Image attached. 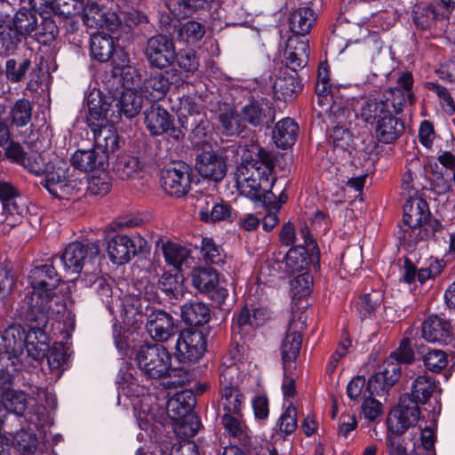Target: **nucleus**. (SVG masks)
I'll list each match as a JSON object with an SVG mask.
<instances>
[{
  "label": "nucleus",
  "instance_id": "nucleus-44",
  "mask_svg": "<svg viewBox=\"0 0 455 455\" xmlns=\"http://www.w3.org/2000/svg\"><path fill=\"white\" fill-rule=\"evenodd\" d=\"M144 164L137 156L124 153L116 156L113 164V172L120 180H129L140 176Z\"/></svg>",
  "mask_w": 455,
  "mask_h": 455
},
{
  "label": "nucleus",
  "instance_id": "nucleus-54",
  "mask_svg": "<svg viewBox=\"0 0 455 455\" xmlns=\"http://www.w3.org/2000/svg\"><path fill=\"white\" fill-rule=\"evenodd\" d=\"M171 419L173 421L175 435L183 441H188V438L194 437L203 426L198 415H188L184 418Z\"/></svg>",
  "mask_w": 455,
  "mask_h": 455
},
{
  "label": "nucleus",
  "instance_id": "nucleus-61",
  "mask_svg": "<svg viewBox=\"0 0 455 455\" xmlns=\"http://www.w3.org/2000/svg\"><path fill=\"white\" fill-rule=\"evenodd\" d=\"M40 16L42 21L35 33V38L42 44H50L56 40L59 28L51 17L44 16V14H40Z\"/></svg>",
  "mask_w": 455,
  "mask_h": 455
},
{
  "label": "nucleus",
  "instance_id": "nucleus-22",
  "mask_svg": "<svg viewBox=\"0 0 455 455\" xmlns=\"http://www.w3.org/2000/svg\"><path fill=\"white\" fill-rule=\"evenodd\" d=\"M421 337L429 343L451 344L455 347V338L449 319L436 314L429 315L420 326Z\"/></svg>",
  "mask_w": 455,
  "mask_h": 455
},
{
  "label": "nucleus",
  "instance_id": "nucleus-21",
  "mask_svg": "<svg viewBox=\"0 0 455 455\" xmlns=\"http://www.w3.org/2000/svg\"><path fill=\"white\" fill-rule=\"evenodd\" d=\"M90 53L99 62L112 60L114 65L124 66L129 62L128 55L120 46H116L114 36L104 33L93 34L90 42Z\"/></svg>",
  "mask_w": 455,
  "mask_h": 455
},
{
  "label": "nucleus",
  "instance_id": "nucleus-18",
  "mask_svg": "<svg viewBox=\"0 0 455 455\" xmlns=\"http://www.w3.org/2000/svg\"><path fill=\"white\" fill-rule=\"evenodd\" d=\"M147 241L139 234L125 235L117 233L108 243L109 259L117 265L129 262L132 257L142 253Z\"/></svg>",
  "mask_w": 455,
  "mask_h": 455
},
{
  "label": "nucleus",
  "instance_id": "nucleus-57",
  "mask_svg": "<svg viewBox=\"0 0 455 455\" xmlns=\"http://www.w3.org/2000/svg\"><path fill=\"white\" fill-rule=\"evenodd\" d=\"M12 445L22 455L35 453L38 446V438L33 429H20L12 438Z\"/></svg>",
  "mask_w": 455,
  "mask_h": 455
},
{
  "label": "nucleus",
  "instance_id": "nucleus-16",
  "mask_svg": "<svg viewBox=\"0 0 455 455\" xmlns=\"http://www.w3.org/2000/svg\"><path fill=\"white\" fill-rule=\"evenodd\" d=\"M174 39L164 31L150 36L144 47V55L151 67L164 69L177 58Z\"/></svg>",
  "mask_w": 455,
  "mask_h": 455
},
{
  "label": "nucleus",
  "instance_id": "nucleus-62",
  "mask_svg": "<svg viewBox=\"0 0 455 455\" xmlns=\"http://www.w3.org/2000/svg\"><path fill=\"white\" fill-rule=\"evenodd\" d=\"M116 67L111 69V77L113 80H108L107 83H111L112 85L120 84V85H134L139 83L140 78L136 75L134 68L128 66L125 63L124 66L115 65ZM102 83H106L104 80Z\"/></svg>",
  "mask_w": 455,
  "mask_h": 455
},
{
  "label": "nucleus",
  "instance_id": "nucleus-23",
  "mask_svg": "<svg viewBox=\"0 0 455 455\" xmlns=\"http://www.w3.org/2000/svg\"><path fill=\"white\" fill-rule=\"evenodd\" d=\"M254 177V179H249L246 184L243 185L247 189V196L257 203H260L266 208L274 210L276 196L272 189L277 180L275 170L271 172V174L266 173L262 176H259L257 172Z\"/></svg>",
  "mask_w": 455,
  "mask_h": 455
},
{
  "label": "nucleus",
  "instance_id": "nucleus-41",
  "mask_svg": "<svg viewBox=\"0 0 455 455\" xmlns=\"http://www.w3.org/2000/svg\"><path fill=\"white\" fill-rule=\"evenodd\" d=\"M299 124L291 118L278 121L273 130V140L276 147L286 149L293 146L299 135Z\"/></svg>",
  "mask_w": 455,
  "mask_h": 455
},
{
  "label": "nucleus",
  "instance_id": "nucleus-2",
  "mask_svg": "<svg viewBox=\"0 0 455 455\" xmlns=\"http://www.w3.org/2000/svg\"><path fill=\"white\" fill-rule=\"evenodd\" d=\"M120 92L118 87H92L86 95L88 125H106L108 117H113L117 112L128 119L137 116L142 108L143 99L132 87H123Z\"/></svg>",
  "mask_w": 455,
  "mask_h": 455
},
{
  "label": "nucleus",
  "instance_id": "nucleus-7",
  "mask_svg": "<svg viewBox=\"0 0 455 455\" xmlns=\"http://www.w3.org/2000/svg\"><path fill=\"white\" fill-rule=\"evenodd\" d=\"M362 116L371 124H375V135L379 142L390 144L404 132V123L382 103L366 102Z\"/></svg>",
  "mask_w": 455,
  "mask_h": 455
},
{
  "label": "nucleus",
  "instance_id": "nucleus-27",
  "mask_svg": "<svg viewBox=\"0 0 455 455\" xmlns=\"http://www.w3.org/2000/svg\"><path fill=\"white\" fill-rule=\"evenodd\" d=\"M149 315L145 327L153 339L166 341L179 331L172 315L165 310L156 307Z\"/></svg>",
  "mask_w": 455,
  "mask_h": 455
},
{
  "label": "nucleus",
  "instance_id": "nucleus-13",
  "mask_svg": "<svg viewBox=\"0 0 455 455\" xmlns=\"http://www.w3.org/2000/svg\"><path fill=\"white\" fill-rule=\"evenodd\" d=\"M192 175L191 166L185 162L169 163L161 171V188L168 196L181 198L191 189Z\"/></svg>",
  "mask_w": 455,
  "mask_h": 455
},
{
  "label": "nucleus",
  "instance_id": "nucleus-64",
  "mask_svg": "<svg viewBox=\"0 0 455 455\" xmlns=\"http://www.w3.org/2000/svg\"><path fill=\"white\" fill-rule=\"evenodd\" d=\"M232 207L224 201L217 202L211 207V211L201 212V221L204 223H215L231 219Z\"/></svg>",
  "mask_w": 455,
  "mask_h": 455
},
{
  "label": "nucleus",
  "instance_id": "nucleus-20",
  "mask_svg": "<svg viewBox=\"0 0 455 455\" xmlns=\"http://www.w3.org/2000/svg\"><path fill=\"white\" fill-rule=\"evenodd\" d=\"M68 172L69 167L66 163L53 164L48 166L40 184L55 198L61 199L64 196H74L77 181L68 179Z\"/></svg>",
  "mask_w": 455,
  "mask_h": 455
},
{
  "label": "nucleus",
  "instance_id": "nucleus-53",
  "mask_svg": "<svg viewBox=\"0 0 455 455\" xmlns=\"http://www.w3.org/2000/svg\"><path fill=\"white\" fill-rule=\"evenodd\" d=\"M435 383L430 376L419 375L412 383L411 392L405 393L410 398L416 401L417 405L425 404L432 396Z\"/></svg>",
  "mask_w": 455,
  "mask_h": 455
},
{
  "label": "nucleus",
  "instance_id": "nucleus-60",
  "mask_svg": "<svg viewBox=\"0 0 455 455\" xmlns=\"http://www.w3.org/2000/svg\"><path fill=\"white\" fill-rule=\"evenodd\" d=\"M87 4L84 2L83 20L88 28H104V15L107 12L96 3L95 1L86 0Z\"/></svg>",
  "mask_w": 455,
  "mask_h": 455
},
{
  "label": "nucleus",
  "instance_id": "nucleus-38",
  "mask_svg": "<svg viewBox=\"0 0 455 455\" xmlns=\"http://www.w3.org/2000/svg\"><path fill=\"white\" fill-rule=\"evenodd\" d=\"M180 316L188 328L200 329L211 319V309L203 302H188L180 307Z\"/></svg>",
  "mask_w": 455,
  "mask_h": 455
},
{
  "label": "nucleus",
  "instance_id": "nucleus-10",
  "mask_svg": "<svg viewBox=\"0 0 455 455\" xmlns=\"http://www.w3.org/2000/svg\"><path fill=\"white\" fill-rule=\"evenodd\" d=\"M116 384L117 387V404H129L134 411H145L143 404L148 396V389L140 384L138 372L132 363L124 362L119 369Z\"/></svg>",
  "mask_w": 455,
  "mask_h": 455
},
{
  "label": "nucleus",
  "instance_id": "nucleus-43",
  "mask_svg": "<svg viewBox=\"0 0 455 455\" xmlns=\"http://www.w3.org/2000/svg\"><path fill=\"white\" fill-rule=\"evenodd\" d=\"M20 138L23 143L30 148H37L38 135L36 132L28 128L24 131H17L11 127L9 118L0 117V148L5 146L15 139Z\"/></svg>",
  "mask_w": 455,
  "mask_h": 455
},
{
  "label": "nucleus",
  "instance_id": "nucleus-30",
  "mask_svg": "<svg viewBox=\"0 0 455 455\" xmlns=\"http://www.w3.org/2000/svg\"><path fill=\"white\" fill-rule=\"evenodd\" d=\"M403 225L409 228H418L432 219L428 203L422 197L410 196L403 204Z\"/></svg>",
  "mask_w": 455,
  "mask_h": 455
},
{
  "label": "nucleus",
  "instance_id": "nucleus-5",
  "mask_svg": "<svg viewBox=\"0 0 455 455\" xmlns=\"http://www.w3.org/2000/svg\"><path fill=\"white\" fill-rule=\"evenodd\" d=\"M135 360L141 373L148 379H160L184 371L183 367L172 366V355L162 344L144 343L136 352Z\"/></svg>",
  "mask_w": 455,
  "mask_h": 455
},
{
  "label": "nucleus",
  "instance_id": "nucleus-1",
  "mask_svg": "<svg viewBox=\"0 0 455 455\" xmlns=\"http://www.w3.org/2000/svg\"><path fill=\"white\" fill-rule=\"evenodd\" d=\"M52 256L44 264L33 267L28 276L31 289L18 305L19 316L27 321L45 323L47 319L62 315L67 308L64 295L58 288L62 282Z\"/></svg>",
  "mask_w": 455,
  "mask_h": 455
},
{
  "label": "nucleus",
  "instance_id": "nucleus-52",
  "mask_svg": "<svg viewBox=\"0 0 455 455\" xmlns=\"http://www.w3.org/2000/svg\"><path fill=\"white\" fill-rule=\"evenodd\" d=\"M37 12L31 8L21 7L11 18L13 25L19 29L23 37L32 35L38 28Z\"/></svg>",
  "mask_w": 455,
  "mask_h": 455
},
{
  "label": "nucleus",
  "instance_id": "nucleus-31",
  "mask_svg": "<svg viewBox=\"0 0 455 455\" xmlns=\"http://www.w3.org/2000/svg\"><path fill=\"white\" fill-rule=\"evenodd\" d=\"M155 306L148 303L147 299L140 296H129L124 301L125 321L135 329H140L149 320V314L155 309Z\"/></svg>",
  "mask_w": 455,
  "mask_h": 455
},
{
  "label": "nucleus",
  "instance_id": "nucleus-24",
  "mask_svg": "<svg viewBox=\"0 0 455 455\" xmlns=\"http://www.w3.org/2000/svg\"><path fill=\"white\" fill-rule=\"evenodd\" d=\"M220 382L219 394L223 411L225 413L241 415L245 396L240 389L237 380H235L231 375L230 370L226 369L220 374Z\"/></svg>",
  "mask_w": 455,
  "mask_h": 455
},
{
  "label": "nucleus",
  "instance_id": "nucleus-14",
  "mask_svg": "<svg viewBox=\"0 0 455 455\" xmlns=\"http://www.w3.org/2000/svg\"><path fill=\"white\" fill-rule=\"evenodd\" d=\"M206 350V335L201 329L186 328L179 331L174 355L180 363H197L204 356Z\"/></svg>",
  "mask_w": 455,
  "mask_h": 455
},
{
  "label": "nucleus",
  "instance_id": "nucleus-11",
  "mask_svg": "<svg viewBox=\"0 0 455 455\" xmlns=\"http://www.w3.org/2000/svg\"><path fill=\"white\" fill-rule=\"evenodd\" d=\"M100 247L97 243L89 240L69 243L60 255H53L66 275H79L84 267L93 266L99 257Z\"/></svg>",
  "mask_w": 455,
  "mask_h": 455
},
{
  "label": "nucleus",
  "instance_id": "nucleus-46",
  "mask_svg": "<svg viewBox=\"0 0 455 455\" xmlns=\"http://www.w3.org/2000/svg\"><path fill=\"white\" fill-rule=\"evenodd\" d=\"M415 347L427 370L440 373L447 366L448 355L443 350L430 348L423 344L419 346L415 344Z\"/></svg>",
  "mask_w": 455,
  "mask_h": 455
},
{
  "label": "nucleus",
  "instance_id": "nucleus-39",
  "mask_svg": "<svg viewBox=\"0 0 455 455\" xmlns=\"http://www.w3.org/2000/svg\"><path fill=\"white\" fill-rule=\"evenodd\" d=\"M178 122L180 127L184 131V139L188 131H191L196 138L203 139L206 137L210 122L204 112L188 110V114L178 116Z\"/></svg>",
  "mask_w": 455,
  "mask_h": 455
},
{
  "label": "nucleus",
  "instance_id": "nucleus-9",
  "mask_svg": "<svg viewBox=\"0 0 455 455\" xmlns=\"http://www.w3.org/2000/svg\"><path fill=\"white\" fill-rule=\"evenodd\" d=\"M144 124L151 137L165 135L166 140L172 145L184 143V131L175 125V117L157 102L147 108L143 113Z\"/></svg>",
  "mask_w": 455,
  "mask_h": 455
},
{
  "label": "nucleus",
  "instance_id": "nucleus-26",
  "mask_svg": "<svg viewBox=\"0 0 455 455\" xmlns=\"http://www.w3.org/2000/svg\"><path fill=\"white\" fill-rule=\"evenodd\" d=\"M401 375V366L392 362L386 363L382 371L368 379L364 395H384L400 379Z\"/></svg>",
  "mask_w": 455,
  "mask_h": 455
},
{
  "label": "nucleus",
  "instance_id": "nucleus-51",
  "mask_svg": "<svg viewBox=\"0 0 455 455\" xmlns=\"http://www.w3.org/2000/svg\"><path fill=\"white\" fill-rule=\"evenodd\" d=\"M380 304L381 299L378 294L364 293L354 302L352 312L361 322H363L376 315Z\"/></svg>",
  "mask_w": 455,
  "mask_h": 455
},
{
  "label": "nucleus",
  "instance_id": "nucleus-56",
  "mask_svg": "<svg viewBox=\"0 0 455 455\" xmlns=\"http://www.w3.org/2000/svg\"><path fill=\"white\" fill-rule=\"evenodd\" d=\"M112 331L114 343L120 355L131 357L135 348L134 339H131L132 332L116 320L112 325Z\"/></svg>",
  "mask_w": 455,
  "mask_h": 455
},
{
  "label": "nucleus",
  "instance_id": "nucleus-35",
  "mask_svg": "<svg viewBox=\"0 0 455 455\" xmlns=\"http://www.w3.org/2000/svg\"><path fill=\"white\" fill-rule=\"evenodd\" d=\"M330 140L333 146V152L340 157L341 161H352V154L356 150V144L355 138L349 129L335 126L330 133Z\"/></svg>",
  "mask_w": 455,
  "mask_h": 455
},
{
  "label": "nucleus",
  "instance_id": "nucleus-6",
  "mask_svg": "<svg viewBox=\"0 0 455 455\" xmlns=\"http://www.w3.org/2000/svg\"><path fill=\"white\" fill-rule=\"evenodd\" d=\"M298 234L303 242L291 246L286 252L283 261L287 273L307 272L311 267L315 271L319 270L320 249L309 228L306 225L301 227Z\"/></svg>",
  "mask_w": 455,
  "mask_h": 455
},
{
  "label": "nucleus",
  "instance_id": "nucleus-58",
  "mask_svg": "<svg viewBox=\"0 0 455 455\" xmlns=\"http://www.w3.org/2000/svg\"><path fill=\"white\" fill-rule=\"evenodd\" d=\"M4 406L6 415L8 412L13 413L17 417H22L27 407V395L22 391H17L12 388L6 394L0 397Z\"/></svg>",
  "mask_w": 455,
  "mask_h": 455
},
{
  "label": "nucleus",
  "instance_id": "nucleus-12",
  "mask_svg": "<svg viewBox=\"0 0 455 455\" xmlns=\"http://www.w3.org/2000/svg\"><path fill=\"white\" fill-rule=\"evenodd\" d=\"M275 164L273 154L262 148L257 142L246 144L243 149L241 156V163L236 167L235 176L236 180L239 182L243 179L246 184L249 179H254L256 172L259 176L271 174L275 170Z\"/></svg>",
  "mask_w": 455,
  "mask_h": 455
},
{
  "label": "nucleus",
  "instance_id": "nucleus-42",
  "mask_svg": "<svg viewBox=\"0 0 455 455\" xmlns=\"http://www.w3.org/2000/svg\"><path fill=\"white\" fill-rule=\"evenodd\" d=\"M5 118H9V123L12 129L24 131L30 128L35 132L34 124L30 123L32 118V106L30 101L27 99L22 98L16 100Z\"/></svg>",
  "mask_w": 455,
  "mask_h": 455
},
{
  "label": "nucleus",
  "instance_id": "nucleus-4",
  "mask_svg": "<svg viewBox=\"0 0 455 455\" xmlns=\"http://www.w3.org/2000/svg\"><path fill=\"white\" fill-rule=\"evenodd\" d=\"M88 126L93 132L94 147L87 150L77 149L71 156V164L84 172L105 170L110 155L120 148V136L114 126Z\"/></svg>",
  "mask_w": 455,
  "mask_h": 455
},
{
  "label": "nucleus",
  "instance_id": "nucleus-33",
  "mask_svg": "<svg viewBox=\"0 0 455 455\" xmlns=\"http://www.w3.org/2000/svg\"><path fill=\"white\" fill-rule=\"evenodd\" d=\"M441 9V6L432 3L415 4L411 19L417 30L431 32L436 27L437 20H443L444 17Z\"/></svg>",
  "mask_w": 455,
  "mask_h": 455
},
{
  "label": "nucleus",
  "instance_id": "nucleus-36",
  "mask_svg": "<svg viewBox=\"0 0 455 455\" xmlns=\"http://www.w3.org/2000/svg\"><path fill=\"white\" fill-rule=\"evenodd\" d=\"M196 404L195 393L191 389L177 392L167 402V412L170 419H180L188 415H197L194 409Z\"/></svg>",
  "mask_w": 455,
  "mask_h": 455
},
{
  "label": "nucleus",
  "instance_id": "nucleus-17",
  "mask_svg": "<svg viewBox=\"0 0 455 455\" xmlns=\"http://www.w3.org/2000/svg\"><path fill=\"white\" fill-rule=\"evenodd\" d=\"M420 418V409L409 395H403L396 406L393 407L386 419L387 430L405 434L415 427Z\"/></svg>",
  "mask_w": 455,
  "mask_h": 455
},
{
  "label": "nucleus",
  "instance_id": "nucleus-63",
  "mask_svg": "<svg viewBox=\"0 0 455 455\" xmlns=\"http://www.w3.org/2000/svg\"><path fill=\"white\" fill-rule=\"evenodd\" d=\"M22 144H24L22 140L18 138L2 147L3 151L0 150V162L7 160L9 163L17 165L24 164L27 152Z\"/></svg>",
  "mask_w": 455,
  "mask_h": 455
},
{
  "label": "nucleus",
  "instance_id": "nucleus-32",
  "mask_svg": "<svg viewBox=\"0 0 455 455\" xmlns=\"http://www.w3.org/2000/svg\"><path fill=\"white\" fill-rule=\"evenodd\" d=\"M413 87H388L385 91L383 97L384 100H369L368 102L382 103L385 108L390 110L395 115L403 112L405 106H412L416 102V97L412 90Z\"/></svg>",
  "mask_w": 455,
  "mask_h": 455
},
{
  "label": "nucleus",
  "instance_id": "nucleus-8",
  "mask_svg": "<svg viewBox=\"0 0 455 455\" xmlns=\"http://www.w3.org/2000/svg\"><path fill=\"white\" fill-rule=\"evenodd\" d=\"M31 60L26 58L8 59L5 61L4 69L0 66V84L24 83L29 72L27 85H50L52 83V77L48 65L43 60L35 68H31Z\"/></svg>",
  "mask_w": 455,
  "mask_h": 455
},
{
  "label": "nucleus",
  "instance_id": "nucleus-48",
  "mask_svg": "<svg viewBox=\"0 0 455 455\" xmlns=\"http://www.w3.org/2000/svg\"><path fill=\"white\" fill-rule=\"evenodd\" d=\"M297 427L298 410L292 403H290L277 419L275 426L273 427L272 435H277L284 440L287 436L293 434Z\"/></svg>",
  "mask_w": 455,
  "mask_h": 455
},
{
  "label": "nucleus",
  "instance_id": "nucleus-29",
  "mask_svg": "<svg viewBox=\"0 0 455 455\" xmlns=\"http://www.w3.org/2000/svg\"><path fill=\"white\" fill-rule=\"evenodd\" d=\"M241 116L244 122L254 127L265 125L269 129L275 122V110L268 102L252 100L242 108Z\"/></svg>",
  "mask_w": 455,
  "mask_h": 455
},
{
  "label": "nucleus",
  "instance_id": "nucleus-45",
  "mask_svg": "<svg viewBox=\"0 0 455 455\" xmlns=\"http://www.w3.org/2000/svg\"><path fill=\"white\" fill-rule=\"evenodd\" d=\"M192 285L202 294L212 291L219 284V274L212 267H196L190 274Z\"/></svg>",
  "mask_w": 455,
  "mask_h": 455
},
{
  "label": "nucleus",
  "instance_id": "nucleus-19",
  "mask_svg": "<svg viewBox=\"0 0 455 455\" xmlns=\"http://www.w3.org/2000/svg\"><path fill=\"white\" fill-rule=\"evenodd\" d=\"M159 29L172 36L174 41L194 44L205 34V27L196 20L181 22L180 20L164 12L159 15Z\"/></svg>",
  "mask_w": 455,
  "mask_h": 455
},
{
  "label": "nucleus",
  "instance_id": "nucleus-3",
  "mask_svg": "<svg viewBox=\"0 0 455 455\" xmlns=\"http://www.w3.org/2000/svg\"><path fill=\"white\" fill-rule=\"evenodd\" d=\"M15 315L28 329L20 323L9 324L1 333L0 356L23 363L21 357L26 350L29 357L38 360L48 347L45 327L49 319L45 323L23 320L19 316L18 307Z\"/></svg>",
  "mask_w": 455,
  "mask_h": 455
},
{
  "label": "nucleus",
  "instance_id": "nucleus-28",
  "mask_svg": "<svg viewBox=\"0 0 455 455\" xmlns=\"http://www.w3.org/2000/svg\"><path fill=\"white\" fill-rule=\"evenodd\" d=\"M93 266L85 267L80 276L79 283L83 287L91 288L100 298L109 312H113V287L112 283L100 272L90 271Z\"/></svg>",
  "mask_w": 455,
  "mask_h": 455
},
{
  "label": "nucleus",
  "instance_id": "nucleus-15",
  "mask_svg": "<svg viewBox=\"0 0 455 455\" xmlns=\"http://www.w3.org/2000/svg\"><path fill=\"white\" fill-rule=\"evenodd\" d=\"M195 167L204 178L215 182L221 181L227 173V164L210 142L203 140L196 145Z\"/></svg>",
  "mask_w": 455,
  "mask_h": 455
},
{
  "label": "nucleus",
  "instance_id": "nucleus-34",
  "mask_svg": "<svg viewBox=\"0 0 455 455\" xmlns=\"http://www.w3.org/2000/svg\"><path fill=\"white\" fill-rule=\"evenodd\" d=\"M23 40V36L13 25L11 17L0 16V53L5 56L14 54Z\"/></svg>",
  "mask_w": 455,
  "mask_h": 455
},
{
  "label": "nucleus",
  "instance_id": "nucleus-37",
  "mask_svg": "<svg viewBox=\"0 0 455 455\" xmlns=\"http://www.w3.org/2000/svg\"><path fill=\"white\" fill-rule=\"evenodd\" d=\"M302 334L297 330H292V322H290L285 336L280 346L283 369L284 371H287L288 365L291 363H294L298 359L302 346Z\"/></svg>",
  "mask_w": 455,
  "mask_h": 455
},
{
  "label": "nucleus",
  "instance_id": "nucleus-40",
  "mask_svg": "<svg viewBox=\"0 0 455 455\" xmlns=\"http://www.w3.org/2000/svg\"><path fill=\"white\" fill-rule=\"evenodd\" d=\"M184 275L180 270L164 271L158 278L159 290L166 298L172 300L180 299L184 294Z\"/></svg>",
  "mask_w": 455,
  "mask_h": 455
},
{
  "label": "nucleus",
  "instance_id": "nucleus-50",
  "mask_svg": "<svg viewBox=\"0 0 455 455\" xmlns=\"http://www.w3.org/2000/svg\"><path fill=\"white\" fill-rule=\"evenodd\" d=\"M162 251L167 264L174 267V270L181 271V266L188 264L191 251L187 246L168 241L162 245Z\"/></svg>",
  "mask_w": 455,
  "mask_h": 455
},
{
  "label": "nucleus",
  "instance_id": "nucleus-47",
  "mask_svg": "<svg viewBox=\"0 0 455 455\" xmlns=\"http://www.w3.org/2000/svg\"><path fill=\"white\" fill-rule=\"evenodd\" d=\"M28 212V199L20 193L3 207L4 221L11 228H14L21 223Z\"/></svg>",
  "mask_w": 455,
  "mask_h": 455
},
{
  "label": "nucleus",
  "instance_id": "nucleus-25",
  "mask_svg": "<svg viewBox=\"0 0 455 455\" xmlns=\"http://www.w3.org/2000/svg\"><path fill=\"white\" fill-rule=\"evenodd\" d=\"M271 318L270 310L264 306L245 304L236 315L232 326V333L243 335L251 330L263 326Z\"/></svg>",
  "mask_w": 455,
  "mask_h": 455
},
{
  "label": "nucleus",
  "instance_id": "nucleus-49",
  "mask_svg": "<svg viewBox=\"0 0 455 455\" xmlns=\"http://www.w3.org/2000/svg\"><path fill=\"white\" fill-rule=\"evenodd\" d=\"M315 20V14L311 8H298L290 15V28L294 34L305 36L309 33Z\"/></svg>",
  "mask_w": 455,
  "mask_h": 455
},
{
  "label": "nucleus",
  "instance_id": "nucleus-55",
  "mask_svg": "<svg viewBox=\"0 0 455 455\" xmlns=\"http://www.w3.org/2000/svg\"><path fill=\"white\" fill-rule=\"evenodd\" d=\"M22 366L23 363L0 356V397L12 388L15 377Z\"/></svg>",
  "mask_w": 455,
  "mask_h": 455
},
{
  "label": "nucleus",
  "instance_id": "nucleus-59",
  "mask_svg": "<svg viewBox=\"0 0 455 455\" xmlns=\"http://www.w3.org/2000/svg\"><path fill=\"white\" fill-rule=\"evenodd\" d=\"M50 336L47 334V349L44 351V355L38 358L37 361L47 359L48 364L52 369H60L62 367L68 359V355L66 347L62 342H54L50 346Z\"/></svg>",
  "mask_w": 455,
  "mask_h": 455
}]
</instances>
